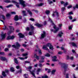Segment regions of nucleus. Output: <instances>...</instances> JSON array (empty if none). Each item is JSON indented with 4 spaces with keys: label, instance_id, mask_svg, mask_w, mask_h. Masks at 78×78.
Returning <instances> with one entry per match:
<instances>
[{
    "label": "nucleus",
    "instance_id": "nucleus-38",
    "mask_svg": "<svg viewBox=\"0 0 78 78\" xmlns=\"http://www.w3.org/2000/svg\"><path fill=\"white\" fill-rule=\"evenodd\" d=\"M22 69H20V70H18L17 71V73H22Z\"/></svg>",
    "mask_w": 78,
    "mask_h": 78
},
{
    "label": "nucleus",
    "instance_id": "nucleus-15",
    "mask_svg": "<svg viewBox=\"0 0 78 78\" xmlns=\"http://www.w3.org/2000/svg\"><path fill=\"white\" fill-rule=\"evenodd\" d=\"M62 34H63V33L62 32V31H60V32L58 34L57 36H59L60 37H62Z\"/></svg>",
    "mask_w": 78,
    "mask_h": 78
},
{
    "label": "nucleus",
    "instance_id": "nucleus-8",
    "mask_svg": "<svg viewBox=\"0 0 78 78\" xmlns=\"http://www.w3.org/2000/svg\"><path fill=\"white\" fill-rule=\"evenodd\" d=\"M18 35H19V37L20 38H23V37H25V35L22 34V33H19L18 34Z\"/></svg>",
    "mask_w": 78,
    "mask_h": 78
},
{
    "label": "nucleus",
    "instance_id": "nucleus-43",
    "mask_svg": "<svg viewBox=\"0 0 78 78\" xmlns=\"http://www.w3.org/2000/svg\"><path fill=\"white\" fill-rule=\"evenodd\" d=\"M43 24L44 25H47V21H44L43 22Z\"/></svg>",
    "mask_w": 78,
    "mask_h": 78
},
{
    "label": "nucleus",
    "instance_id": "nucleus-55",
    "mask_svg": "<svg viewBox=\"0 0 78 78\" xmlns=\"http://www.w3.org/2000/svg\"><path fill=\"white\" fill-rule=\"evenodd\" d=\"M52 61H54V62H56L57 61V60H56V59L53 58L52 60Z\"/></svg>",
    "mask_w": 78,
    "mask_h": 78
},
{
    "label": "nucleus",
    "instance_id": "nucleus-11",
    "mask_svg": "<svg viewBox=\"0 0 78 78\" xmlns=\"http://www.w3.org/2000/svg\"><path fill=\"white\" fill-rule=\"evenodd\" d=\"M34 58L36 59L37 60H39V56H37L36 53L34 54Z\"/></svg>",
    "mask_w": 78,
    "mask_h": 78
},
{
    "label": "nucleus",
    "instance_id": "nucleus-45",
    "mask_svg": "<svg viewBox=\"0 0 78 78\" xmlns=\"http://www.w3.org/2000/svg\"><path fill=\"white\" fill-rule=\"evenodd\" d=\"M25 63H26L27 64H30V62L28 61H26L24 62Z\"/></svg>",
    "mask_w": 78,
    "mask_h": 78
},
{
    "label": "nucleus",
    "instance_id": "nucleus-50",
    "mask_svg": "<svg viewBox=\"0 0 78 78\" xmlns=\"http://www.w3.org/2000/svg\"><path fill=\"white\" fill-rule=\"evenodd\" d=\"M26 30H27V31H28L30 30V28H29V27H27L26 29Z\"/></svg>",
    "mask_w": 78,
    "mask_h": 78
},
{
    "label": "nucleus",
    "instance_id": "nucleus-3",
    "mask_svg": "<svg viewBox=\"0 0 78 78\" xmlns=\"http://www.w3.org/2000/svg\"><path fill=\"white\" fill-rule=\"evenodd\" d=\"M19 2L20 3V4L23 6V8H24L26 6V4H25V1L23 0H19Z\"/></svg>",
    "mask_w": 78,
    "mask_h": 78
},
{
    "label": "nucleus",
    "instance_id": "nucleus-42",
    "mask_svg": "<svg viewBox=\"0 0 78 78\" xmlns=\"http://www.w3.org/2000/svg\"><path fill=\"white\" fill-rule=\"evenodd\" d=\"M68 2H66V3H65L64 4V7H66L67 6V5H68Z\"/></svg>",
    "mask_w": 78,
    "mask_h": 78
},
{
    "label": "nucleus",
    "instance_id": "nucleus-9",
    "mask_svg": "<svg viewBox=\"0 0 78 78\" xmlns=\"http://www.w3.org/2000/svg\"><path fill=\"white\" fill-rule=\"evenodd\" d=\"M30 28L31 30V33H32L33 34H34V27H33V25H30Z\"/></svg>",
    "mask_w": 78,
    "mask_h": 78
},
{
    "label": "nucleus",
    "instance_id": "nucleus-52",
    "mask_svg": "<svg viewBox=\"0 0 78 78\" xmlns=\"http://www.w3.org/2000/svg\"><path fill=\"white\" fill-rule=\"evenodd\" d=\"M28 55L27 53H24L23 54V56H27Z\"/></svg>",
    "mask_w": 78,
    "mask_h": 78
},
{
    "label": "nucleus",
    "instance_id": "nucleus-2",
    "mask_svg": "<svg viewBox=\"0 0 78 78\" xmlns=\"http://www.w3.org/2000/svg\"><path fill=\"white\" fill-rule=\"evenodd\" d=\"M62 68H63V69H64V72L63 73V74L65 75H66V71H67V69L68 67L67 66V64L64 63H62Z\"/></svg>",
    "mask_w": 78,
    "mask_h": 78
},
{
    "label": "nucleus",
    "instance_id": "nucleus-63",
    "mask_svg": "<svg viewBox=\"0 0 78 78\" xmlns=\"http://www.w3.org/2000/svg\"><path fill=\"white\" fill-rule=\"evenodd\" d=\"M29 34L30 36H31V35H32V34H32V33H31V32L30 31L29 32Z\"/></svg>",
    "mask_w": 78,
    "mask_h": 78
},
{
    "label": "nucleus",
    "instance_id": "nucleus-22",
    "mask_svg": "<svg viewBox=\"0 0 78 78\" xmlns=\"http://www.w3.org/2000/svg\"><path fill=\"white\" fill-rule=\"evenodd\" d=\"M72 45L73 46V47H77V45L75 44L74 42H73L71 43Z\"/></svg>",
    "mask_w": 78,
    "mask_h": 78
},
{
    "label": "nucleus",
    "instance_id": "nucleus-29",
    "mask_svg": "<svg viewBox=\"0 0 78 78\" xmlns=\"http://www.w3.org/2000/svg\"><path fill=\"white\" fill-rule=\"evenodd\" d=\"M46 45L47 47H49V48L51 46V45H51V43H48Z\"/></svg>",
    "mask_w": 78,
    "mask_h": 78
},
{
    "label": "nucleus",
    "instance_id": "nucleus-47",
    "mask_svg": "<svg viewBox=\"0 0 78 78\" xmlns=\"http://www.w3.org/2000/svg\"><path fill=\"white\" fill-rule=\"evenodd\" d=\"M2 18L3 20H5V16L4 15H2Z\"/></svg>",
    "mask_w": 78,
    "mask_h": 78
},
{
    "label": "nucleus",
    "instance_id": "nucleus-41",
    "mask_svg": "<svg viewBox=\"0 0 78 78\" xmlns=\"http://www.w3.org/2000/svg\"><path fill=\"white\" fill-rule=\"evenodd\" d=\"M29 20H31V21H32V22H34V21H35V20L33 18H30V19H29Z\"/></svg>",
    "mask_w": 78,
    "mask_h": 78
},
{
    "label": "nucleus",
    "instance_id": "nucleus-39",
    "mask_svg": "<svg viewBox=\"0 0 78 78\" xmlns=\"http://www.w3.org/2000/svg\"><path fill=\"white\" fill-rule=\"evenodd\" d=\"M50 11L49 10H47L45 12V14H50Z\"/></svg>",
    "mask_w": 78,
    "mask_h": 78
},
{
    "label": "nucleus",
    "instance_id": "nucleus-5",
    "mask_svg": "<svg viewBox=\"0 0 78 78\" xmlns=\"http://www.w3.org/2000/svg\"><path fill=\"white\" fill-rule=\"evenodd\" d=\"M12 3H15V4H17L16 5V6H17V8H20V6H19V3L17 2H16V1H15L14 0L12 1Z\"/></svg>",
    "mask_w": 78,
    "mask_h": 78
},
{
    "label": "nucleus",
    "instance_id": "nucleus-4",
    "mask_svg": "<svg viewBox=\"0 0 78 78\" xmlns=\"http://www.w3.org/2000/svg\"><path fill=\"white\" fill-rule=\"evenodd\" d=\"M14 37H15L13 35H12V36L9 35L7 37V40H10L11 39L12 40H13V39H14Z\"/></svg>",
    "mask_w": 78,
    "mask_h": 78
},
{
    "label": "nucleus",
    "instance_id": "nucleus-46",
    "mask_svg": "<svg viewBox=\"0 0 78 78\" xmlns=\"http://www.w3.org/2000/svg\"><path fill=\"white\" fill-rule=\"evenodd\" d=\"M38 66L40 67H42L43 66V65H42V63H39L38 65Z\"/></svg>",
    "mask_w": 78,
    "mask_h": 78
},
{
    "label": "nucleus",
    "instance_id": "nucleus-44",
    "mask_svg": "<svg viewBox=\"0 0 78 78\" xmlns=\"http://www.w3.org/2000/svg\"><path fill=\"white\" fill-rule=\"evenodd\" d=\"M31 75H32L34 77V78H36V76H35V74H34V73L33 72H31Z\"/></svg>",
    "mask_w": 78,
    "mask_h": 78
},
{
    "label": "nucleus",
    "instance_id": "nucleus-61",
    "mask_svg": "<svg viewBox=\"0 0 78 78\" xmlns=\"http://www.w3.org/2000/svg\"><path fill=\"white\" fill-rule=\"evenodd\" d=\"M72 29V26H69V30H71Z\"/></svg>",
    "mask_w": 78,
    "mask_h": 78
},
{
    "label": "nucleus",
    "instance_id": "nucleus-19",
    "mask_svg": "<svg viewBox=\"0 0 78 78\" xmlns=\"http://www.w3.org/2000/svg\"><path fill=\"white\" fill-rule=\"evenodd\" d=\"M1 36L2 39H4L6 37V34H1Z\"/></svg>",
    "mask_w": 78,
    "mask_h": 78
},
{
    "label": "nucleus",
    "instance_id": "nucleus-6",
    "mask_svg": "<svg viewBox=\"0 0 78 78\" xmlns=\"http://www.w3.org/2000/svg\"><path fill=\"white\" fill-rule=\"evenodd\" d=\"M9 27L10 28V33H12V32H14V28L13 27L11 26H9Z\"/></svg>",
    "mask_w": 78,
    "mask_h": 78
},
{
    "label": "nucleus",
    "instance_id": "nucleus-30",
    "mask_svg": "<svg viewBox=\"0 0 78 78\" xmlns=\"http://www.w3.org/2000/svg\"><path fill=\"white\" fill-rule=\"evenodd\" d=\"M45 56H41V60H44L45 59Z\"/></svg>",
    "mask_w": 78,
    "mask_h": 78
},
{
    "label": "nucleus",
    "instance_id": "nucleus-59",
    "mask_svg": "<svg viewBox=\"0 0 78 78\" xmlns=\"http://www.w3.org/2000/svg\"><path fill=\"white\" fill-rule=\"evenodd\" d=\"M69 19L70 20H72V16L70 15L69 16Z\"/></svg>",
    "mask_w": 78,
    "mask_h": 78
},
{
    "label": "nucleus",
    "instance_id": "nucleus-56",
    "mask_svg": "<svg viewBox=\"0 0 78 78\" xmlns=\"http://www.w3.org/2000/svg\"><path fill=\"white\" fill-rule=\"evenodd\" d=\"M73 14V12L71 11L69 13V15H72V14Z\"/></svg>",
    "mask_w": 78,
    "mask_h": 78
},
{
    "label": "nucleus",
    "instance_id": "nucleus-28",
    "mask_svg": "<svg viewBox=\"0 0 78 78\" xmlns=\"http://www.w3.org/2000/svg\"><path fill=\"white\" fill-rule=\"evenodd\" d=\"M66 9V8L65 7H62L61 9V12H62V14H63V12L65 11Z\"/></svg>",
    "mask_w": 78,
    "mask_h": 78
},
{
    "label": "nucleus",
    "instance_id": "nucleus-49",
    "mask_svg": "<svg viewBox=\"0 0 78 78\" xmlns=\"http://www.w3.org/2000/svg\"><path fill=\"white\" fill-rule=\"evenodd\" d=\"M27 69H28V70H31L32 69V66H29L27 68Z\"/></svg>",
    "mask_w": 78,
    "mask_h": 78
},
{
    "label": "nucleus",
    "instance_id": "nucleus-58",
    "mask_svg": "<svg viewBox=\"0 0 78 78\" xmlns=\"http://www.w3.org/2000/svg\"><path fill=\"white\" fill-rule=\"evenodd\" d=\"M11 14H15V15H16V12H11Z\"/></svg>",
    "mask_w": 78,
    "mask_h": 78
},
{
    "label": "nucleus",
    "instance_id": "nucleus-24",
    "mask_svg": "<svg viewBox=\"0 0 78 78\" xmlns=\"http://www.w3.org/2000/svg\"><path fill=\"white\" fill-rule=\"evenodd\" d=\"M41 69L40 68H38L37 70V75H39V72Z\"/></svg>",
    "mask_w": 78,
    "mask_h": 78
},
{
    "label": "nucleus",
    "instance_id": "nucleus-7",
    "mask_svg": "<svg viewBox=\"0 0 78 78\" xmlns=\"http://www.w3.org/2000/svg\"><path fill=\"white\" fill-rule=\"evenodd\" d=\"M41 38H44L46 36V33L45 31H43V34H41Z\"/></svg>",
    "mask_w": 78,
    "mask_h": 78
},
{
    "label": "nucleus",
    "instance_id": "nucleus-25",
    "mask_svg": "<svg viewBox=\"0 0 78 78\" xmlns=\"http://www.w3.org/2000/svg\"><path fill=\"white\" fill-rule=\"evenodd\" d=\"M15 71V70H14V68L12 67H11L10 69V71L11 72H14Z\"/></svg>",
    "mask_w": 78,
    "mask_h": 78
},
{
    "label": "nucleus",
    "instance_id": "nucleus-64",
    "mask_svg": "<svg viewBox=\"0 0 78 78\" xmlns=\"http://www.w3.org/2000/svg\"><path fill=\"white\" fill-rule=\"evenodd\" d=\"M16 68L17 69H19L20 68V66H17L16 67Z\"/></svg>",
    "mask_w": 78,
    "mask_h": 78
},
{
    "label": "nucleus",
    "instance_id": "nucleus-26",
    "mask_svg": "<svg viewBox=\"0 0 78 78\" xmlns=\"http://www.w3.org/2000/svg\"><path fill=\"white\" fill-rule=\"evenodd\" d=\"M43 5H44V3H41L39 4H37L36 5V6H42Z\"/></svg>",
    "mask_w": 78,
    "mask_h": 78
},
{
    "label": "nucleus",
    "instance_id": "nucleus-62",
    "mask_svg": "<svg viewBox=\"0 0 78 78\" xmlns=\"http://www.w3.org/2000/svg\"><path fill=\"white\" fill-rule=\"evenodd\" d=\"M19 59H21V60L25 59V58H22V57H19Z\"/></svg>",
    "mask_w": 78,
    "mask_h": 78
},
{
    "label": "nucleus",
    "instance_id": "nucleus-10",
    "mask_svg": "<svg viewBox=\"0 0 78 78\" xmlns=\"http://www.w3.org/2000/svg\"><path fill=\"white\" fill-rule=\"evenodd\" d=\"M35 25L38 28H41V27H43V25L42 24H41L39 23H36Z\"/></svg>",
    "mask_w": 78,
    "mask_h": 78
},
{
    "label": "nucleus",
    "instance_id": "nucleus-57",
    "mask_svg": "<svg viewBox=\"0 0 78 78\" xmlns=\"http://www.w3.org/2000/svg\"><path fill=\"white\" fill-rule=\"evenodd\" d=\"M9 51V49L8 48H5V51Z\"/></svg>",
    "mask_w": 78,
    "mask_h": 78
},
{
    "label": "nucleus",
    "instance_id": "nucleus-27",
    "mask_svg": "<svg viewBox=\"0 0 78 78\" xmlns=\"http://www.w3.org/2000/svg\"><path fill=\"white\" fill-rule=\"evenodd\" d=\"M27 12L29 13V14L30 15V16H32V15H33V13H32V12H31V11H30V10H27Z\"/></svg>",
    "mask_w": 78,
    "mask_h": 78
},
{
    "label": "nucleus",
    "instance_id": "nucleus-48",
    "mask_svg": "<svg viewBox=\"0 0 78 78\" xmlns=\"http://www.w3.org/2000/svg\"><path fill=\"white\" fill-rule=\"evenodd\" d=\"M63 53V52L62 51H59L58 52V55H62Z\"/></svg>",
    "mask_w": 78,
    "mask_h": 78
},
{
    "label": "nucleus",
    "instance_id": "nucleus-16",
    "mask_svg": "<svg viewBox=\"0 0 78 78\" xmlns=\"http://www.w3.org/2000/svg\"><path fill=\"white\" fill-rule=\"evenodd\" d=\"M0 59L2 60V61H6V57H0Z\"/></svg>",
    "mask_w": 78,
    "mask_h": 78
},
{
    "label": "nucleus",
    "instance_id": "nucleus-13",
    "mask_svg": "<svg viewBox=\"0 0 78 78\" xmlns=\"http://www.w3.org/2000/svg\"><path fill=\"white\" fill-rule=\"evenodd\" d=\"M53 13L54 14L55 13H56V15L57 17H56V18H57L58 19H59V17H58L59 16V13H58V12H57V11H55Z\"/></svg>",
    "mask_w": 78,
    "mask_h": 78
},
{
    "label": "nucleus",
    "instance_id": "nucleus-36",
    "mask_svg": "<svg viewBox=\"0 0 78 78\" xmlns=\"http://www.w3.org/2000/svg\"><path fill=\"white\" fill-rule=\"evenodd\" d=\"M49 48V49H50V50H54V48H53V46L52 45H51V46Z\"/></svg>",
    "mask_w": 78,
    "mask_h": 78
},
{
    "label": "nucleus",
    "instance_id": "nucleus-33",
    "mask_svg": "<svg viewBox=\"0 0 78 78\" xmlns=\"http://www.w3.org/2000/svg\"><path fill=\"white\" fill-rule=\"evenodd\" d=\"M1 50V47H0V50ZM0 55H5V52H0Z\"/></svg>",
    "mask_w": 78,
    "mask_h": 78
},
{
    "label": "nucleus",
    "instance_id": "nucleus-32",
    "mask_svg": "<svg viewBox=\"0 0 78 78\" xmlns=\"http://www.w3.org/2000/svg\"><path fill=\"white\" fill-rule=\"evenodd\" d=\"M23 76H24L25 78H28V75L26 74H24Z\"/></svg>",
    "mask_w": 78,
    "mask_h": 78
},
{
    "label": "nucleus",
    "instance_id": "nucleus-31",
    "mask_svg": "<svg viewBox=\"0 0 78 78\" xmlns=\"http://www.w3.org/2000/svg\"><path fill=\"white\" fill-rule=\"evenodd\" d=\"M12 6H13V5L10 4L6 6V8H9L12 7Z\"/></svg>",
    "mask_w": 78,
    "mask_h": 78
},
{
    "label": "nucleus",
    "instance_id": "nucleus-40",
    "mask_svg": "<svg viewBox=\"0 0 78 78\" xmlns=\"http://www.w3.org/2000/svg\"><path fill=\"white\" fill-rule=\"evenodd\" d=\"M38 53L39 55H42V51L41 50H39Z\"/></svg>",
    "mask_w": 78,
    "mask_h": 78
},
{
    "label": "nucleus",
    "instance_id": "nucleus-60",
    "mask_svg": "<svg viewBox=\"0 0 78 78\" xmlns=\"http://www.w3.org/2000/svg\"><path fill=\"white\" fill-rule=\"evenodd\" d=\"M23 47H26L27 45L25 44H23Z\"/></svg>",
    "mask_w": 78,
    "mask_h": 78
},
{
    "label": "nucleus",
    "instance_id": "nucleus-51",
    "mask_svg": "<svg viewBox=\"0 0 78 78\" xmlns=\"http://www.w3.org/2000/svg\"><path fill=\"white\" fill-rule=\"evenodd\" d=\"M72 7V5H69L67 7V8L68 9H70V8H71Z\"/></svg>",
    "mask_w": 78,
    "mask_h": 78
},
{
    "label": "nucleus",
    "instance_id": "nucleus-54",
    "mask_svg": "<svg viewBox=\"0 0 78 78\" xmlns=\"http://www.w3.org/2000/svg\"><path fill=\"white\" fill-rule=\"evenodd\" d=\"M60 2L61 5L64 4V3H65V2L63 1H61Z\"/></svg>",
    "mask_w": 78,
    "mask_h": 78
},
{
    "label": "nucleus",
    "instance_id": "nucleus-17",
    "mask_svg": "<svg viewBox=\"0 0 78 78\" xmlns=\"http://www.w3.org/2000/svg\"><path fill=\"white\" fill-rule=\"evenodd\" d=\"M16 46L15 48H16V49H17V50H18V49L19 48V47H20V44L17 43L16 44Z\"/></svg>",
    "mask_w": 78,
    "mask_h": 78
},
{
    "label": "nucleus",
    "instance_id": "nucleus-23",
    "mask_svg": "<svg viewBox=\"0 0 78 78\" xmlns=\"http://www.w3.org/2000/svg\"><path fill=\"white\" fill-rule=\"evenodd\" d=\"M2 75L4 77H6V74L5 73V71L2 72Z\"/></svg>",
    "mask_w": 78,
    "mask_h": 78
},
{
    "label": "nucleus",
    "instance_id": "nucleus-34",
    "mask_svg": "<svg viewBox=\"0 0 78 78\" xmlns=\"http://www.w3.org/2000/svg\"><path fill=\"white\" fill-rule=\"evenodd\" d=\"M45 56H47V57H50V55L48 53H47L46 54L44 55Z\"/></svg>",
    "mask_w": 78,
    "mask_h": 78
},
{
    "label": "nucleus",
    "instance_id": "nucleus-20",
    "mask_svg": "<svg viewBox=\"0 0 78 78\" xmlns=\"http://www.w3.org/2000/svg\"><path fill=\"white\" fill-rule=\"evenodd\" d=\"M4 2L6 3H11V2H12V1H11L10 0H4Z\"/></svg>",
    "mask_w": 78,
    "mask_h": 78
},
{
    "label": "nucleus",
    "instance_id": "nucleus-21",
    "mask_svg": "<svg viewBox=\"0 0 78 78\" xmlns=\"http://www.w3.org/2000/svg\"><path fill=\"white\" fill-rule=\"evenodd\" d=\"M11 16V15L9 13H8L6 15V17L7 19H9V18H10Z\"/></svg>",
    "mask_w": 78,
    "mask_h": 78
},
{
    "label": "nucleus",
    "instance_id": "nucleus-12",
    "mask_svg": "<svg viewBox=\"0 0 78 78\" xmlns=\"http://www.w3.org/2000/svg\"><path fill=\"white\" fill-rule=\"evenodd\" d=\"M14 20L15 21H18L19 20V16L18 15H16L14 18Z\"/></svg>",
    "mask_w": 78,
    "mask_h": 78
},
{
    "label": "nucleus",
    "instance_id": "nucleus-53",
    "mask_svg": "<svg viewBox=\"0 0 78 78\" xmlns=\"http://www.w3.org/2000/svg\"><path fill=\"white\" fill-rule=\"evenodd\" d=\"M39 62L40 63H43V62H44V60H40L39 61Z\"/></svg>",
    "mask_w": 78,
    "mask_h": 78
},
{
    "label": "nucleus",
    "instance_id": "nucleus-35",
    "mask_svg": "<svg viewBox=\"0 0 78 78\" xmlns=\"http://www.w3.org/2000/svg\"><path fill=\"white\" fill-rule=\"evenodd\" d=\"M56 72L55 70H53L51 71V74L52 75H54L55 74V73Z\"/></svg>",
    "mask_w": 78,
    "mask_h": 78
},
{
    "label": "nucleus",
    "instance_id": "nucleus-37",
    "mask_svg": "<svg viewBox=\"0 0 78 78\" xmlns=\"http://www.w3.org/2000/svg\"><path fill=\"white\" fill-rule=\"evenodd\" d=\"M3 30H8V27H7L6 26H5V25H4V28H3Z\"/></svg>",
    "mask_w": 78,
    "mask_h": 78
},
{
    "label": "nucleus",
    "instance_id": "nucleus-14",
    "mask_svg": "<svg viewBox=\"0 0 78 78\" xmlns=\"http://www.w3.org/2000/svg\"><path fill=\"white\" fill-rule=\"evenodd\" d=\"M44 50H49V49H48V48H47V45H43V46L42 48Z\"/></svg>",
    "mask_w": 78,
    "mask_h": 78
},
{
    "label": "nucleus",
    "instance_id": "nucleus-18",
    "mask_svg": "<svg viewBox=\"0 0 78 78\" xmlns=\"http://www.w3.org/2000/svg\"><path fill=\"white\" fill-rule=\"evenodd\" d=\"M14 61L15 63H16V64H19L18 60H17V58H14Z\"/></svg>",
    "mask_w": 78,
    "mask_h": 78
},
{
    "label": "nucleus",
    "instance_id": "nucleus-1",
    "mask_svg": "<svg viewBox=\"0 0 78 78\" xmlns=\"http://www.w3.org/2000/svg\"><path fill=\"white\" fill-rule=\"evenodd\" d=\"M49 20H50L51 22L52 23V24L53 25H54V26L53 27V28H54V29H55V31H54V33H57V32L58 31V30H59V28L56 27V25H55V24H54V23L53 22V21H52V20H51V19H50V18L49 19Z\"/></svg>",
    "mask_w": 78,
    "mask_h": 78
}]
</instances>
